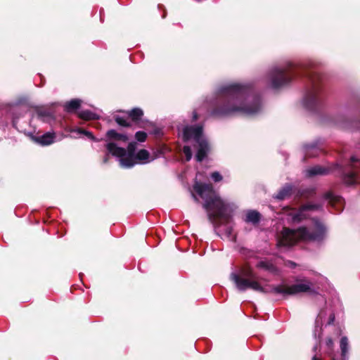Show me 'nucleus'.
Here are the masks:
<instances>
[{
  "instance_id": "2eb2a0df",
  "label": "nucleus",
  "mask_w": 360,
  "mask_h": 360,
  "mask_svg": "<svg viewBox=\"0 0 360 360\" xmlns=\"http://www.w3.org/2000/svg\"><path fill=\"white\" fill-rule=\"evenodd\" d=\"M56 134L54 132H46L41 136L36 137L35 141L41 146H49L55 142Z\"/></svg>"
},
{
  "instance_id": "f8f14e48",
  "label": "nucleus",
  "mask_w": 360,
  "mask_h": 360,
  "mask_svg": "<svg viewBox=\"0 0 360 360\" xmlns=\"http://www.w3.org/2000/svg\"><path fill=\"white\" fill-rule=\"evenodd\" d=\"M295 186L292 184L287 183L284 184L276 193L273 195V198L276 200H285L291 196Z\"/></svg>"
},
{
  "instance_id": "7c9ffc66",
  "label": "nucleus",
  "mask_w": 360,
  "mask_h": 360,
  "mask_svg": "<svg viewBox=\"0 0 360 360\" xmlns=\"http://www.w3.org/2000/svg\"><path fill=\"white\" fill-rule=\"evenodd\" d=\"M201 114H202V110L201 108L194 110L193 112L192 121H196Z\"/></svg>"
},
{
  "instance_id": "4be33fe9",
  "label": "nucleus",
  "mask_w": 360,
  "mask_h": 360,
  "mask_svg": "<svg viewBox=\"0 0 360 360\" xmlns=\"http://www.w3.org/2000/svg\"><path fill=\"white\" fill-rule=\"evenodd\" d=\"M257 267L263 269L269 272L276 273L277 271L276 267L269 261H260L257 263Z\"/></svg>"
},
{
  "instance_id": "4c0bfd02",
  "label": "nucleus",
  "mask_w": 360,
  "mask_h": 360,
  "mask_svg": "<svg viewBox=\"0 0 360 360\" xmlns=\"http://www.w3.org/2000/svg\"><path fill=\"white\" fill-rule=\"evenodd\" d=\"M336 123H337L338 124H339V125H340V126L343 127H345V124H344V123H342L340 121H336Z\"/></svg>"
},
{
  "instance_id": "e433bc0d",
  "label": "nucleus",
  "mask_w": 360,
  "mask_h": 360,
  "mask_svg": "<svg viewBox=\"0 0 360 360\" xmlns=\"http://www.w3.org/2000/svg\"><path fill=\"white\" fill-rule=\"evenodd\" d=\"M312 360H322L321 358L320 357H318L316 355H314L313 357H312Z\"/></svg>"
},
{
  "instance_id": "0eeeda50",
  "label": "nucleus",
  "mask_w": 360,
  "mask_h": 360,
  "mask_svg": "<svg viewBox=\"0 0 360 360\" xmlns=\"http://www.w3.org/2000/svg\"><path fill=\"white\" fill-rule=\"evenodd\" d=\"M230 278L239 291H245L250 288L255 291L267 292L257 281V276L250 269H242L238 274L233 272Z\"/></svg>"
},
{
  "instance_id": "423d86ee",
  "label": "nucleus",
  "mask_w": 360,
  "mask_h": 360,
  "mask_svg": "<svg viewBox=\"0 0 360 360\" xmlns=\"http://www.w3.org/2000/svg\"><path fill=\"white\" fill-rule=\"evenodd\" d=\"M203 209L207 212L210 220L216 226L227 224L226 234L231 237L232 228L229 224L232 216V210L229 204H202Z\"/></svg>"
},
{
  "instance_id": "ddd939ff",
  "label": "nucleus",
  "mask_w": 360,
  "mask_h": 360,
  "mask_svg": "<svg viewBox=\"0 0 360 360\" xmlns=\"http://www.w3.org/2000/svg\"><path fill=\"white\" fill-rule=\"evenodd\" d=\"M321 149L319 145V141H316L311 143L303 146V152L305 157L314 158L319 155Z\"/></svg>"
},
{
  "instance_id": "f3484780",
  "label": "nucleus",
  "mask_w": 360,
  "mask_h": 360,
  "mask_svg": "<svg viewBox=\"0 0 360 360\" xmlns=\"http://www.w3.org/2000/svg\"><path fill=\"white\" fill-rule=\"evenodd\" d=\"M323 198L325 200L328 201V202L332 203V202H342V201L345 202V200L342 199V196L338 195L337 193L329 191L326 193H325L323 195Z\"/></svg>"
},
{
  "instance_id": "c9c22d12",
  "label": "nucleus",
  "mask_w": 360,
  "mask_h": 360,
  "mask_svg": "<svg viewBox=\"0 0 360 360\" xmlns=\"http://www.w3.org/2000/svg\"><path fill=\"white\" fill-rule=\"evenodd\" d=\"M334 319H335V316H334V314H331V315L330 316L329 324L332 323L334 321Z\"/></svg>"
},
{
  "instance_id": "412c9836",
  "label": "nucleus",
  "mask_w": 360,
  "mask_h": 360,
  "mask_svg": "<svg viewBox=\"0 0 360 360\" xmlns=\"http://www.w3.org/2000/svg\"><path fill=\"white\" fill-rule=\"evenodd\" d=\"M340 349L342 360H347V353L349 350V343L347 337H342L340 340Z\"/></svg>"
},
{
  "instance_id": "a878e982",
  "label": "nucleus",
  "mask_w": 360,
  "mask_h": 360,
  "mask_svg": "<svg viewBox=\"0 0 360 360\" xmlns=\"http://www.w3.org/2000/svg\"><path fill=\"white\" fill-rule=\"evenodd\" d=\"M321 325H322V317L321 314H319L316 319V326L314 331V335L316 338L317 334L319 336L321 331Z\"/></svg>"
},
{
  "instance_id": "cd10ccee",
  "label": "nucleus",
  "mask_w": 360,
  "mask_h": 360,
  "mask_svg": "<svg viewBox=\"0 0 360 360\" xmlns=\"http://www.w3.org/2000/svg\"><path fill=\"white\" fill-rule=\"evenodd\" d=\"M183 152L186 156V160L189 161L192 158V150L189 146H184L183 148Z\"/></svg>"
},
{
  "instance_id": "58836bf2",
  "label": "nucleus",
  "mask_w": 360,
  "mask_h": 360,
  "mask_svg": "<svg viewBox=\"0 0 360 360\" xmlns=\"http://www.w3.org/2000/svg\"><path fill=\"white\" fill-rule=\"evenodd\" d=\"M336 205H337V204H335V203L330 204L331 207H333H333H335Z\"/></svg>"
},
{
  "instance_id": "473e14b6",
  "label": "nucleus",
  "mask_w": 360,
  "mask_h": 360,
  "mask_svg": "<svg viewBox=\"0 0 360 360\" xmlns=\"http://www.w3.org/2000/svg\"><path fill=\"white\" fill-rule=\"evenodd\" d=\"M326 343L329 348H332L333 346V341L330 338H327Z\"/></svg>"
},
{
  "instance_id": "1a4fd4ad",
  "label": "nucleus",
  "mask_w": 360,
  "mask_h": 360,
  "mask_svg": "<svg viewBox=\"0 0 360 360\" xmlns=\"http://www.w3.org/2000/svg\"><path fill=\"white\" fill-rule=\"evenodd\" d=\"M312 284L309 281L295 284L290 286L279 285L271 288V292L283 296L293 295L300 292H311Z\"/></svg>"
},
{
  "instance_id": "6e6552de",
  "label": "nucleus",
  "mask_w": 360,
  "mask_h": 360,
  "mask_svg": "<svg viewBox=\"0 0 360 360\" xmlns=\"http://www.w3.org/2000/svg\"><path fill=\"white\" fill-rule=\"evenodd\" d=\"M200 174V172L197 173L196 179L192 186L191 193L193 197L195 200L200 198L204 200V202H224L214 190L212 184H202L197 179Z\"/></svg>"
},
{
  "instance_id": "f03ea898",
  "label": "nucleus",
  "mask_w": 360,
  "mask_h": 360,
  "mask_svg": "<svg viewBox=\"0 0 360 360\" xmlns=\"http://www.w3.org/2000/svg\"><path fill=\"white\" fill-rule=\"evenodd\" d=\"M315 67V62L309 60L297 66L292 63H288L282 66H274L268 72L269 86L273 89H279L289 84L299 74L298 69L304 70V76L308 80L302 98V105L308 111H318L323 103V91L321 86V77L311 71Z\"/></svg>"
},
{
  "instance_id": "b1692460",
  "label": "nucleus",
  "mask_w": 360,
  "mask_h": 360,
  "mask_svg": "<svg viewBox=\"0 0 360 360\" xmlns=\"http://www.w3.org/2000/svg\"><path fill=\"white\" fill-rule=\"evenodd\" d=\"M143 112L141 108H135L129 112V116L135 121L141 119L143 116Z\"/></svg>"
},
{
  "instance_id": "7ed1b4c3",
  "label": "nucleus",
  "mask_w": 360,
  "mask_h": 360,
  "mask_svg": "<svg viewBox=\"0 0 360 360\" xmlns=\"http://www.w3.org/2000/svg\"><path fill=\"white\" fill-rule=\"evenodd\" d=\"M326 229L321 222L312 220L308 227L301 226L297 230L284 228L277 245L280 248H288L298 240L319 241L323 238Z\"/></svg>"
},
{
  "instance_id": "72a5a7b5",
  "label": "nucleus",
  "mask_w": 360,
  "mask_h": 360,
  "mask_svg": "<svg viewBox=\"0 0 360 360\" xmlns=\"http://www.w3.org/2000/svg\"><path fill=\"white\" fill-rule=\"evenodd\" d=\"M286 265L291 268H294L296 266V264L293 262L288 261Z\"/></svg>"
},
{
  "instance_id": "9b49d317",
  "label": "nucleus",
  "mask_w": 360,
  "mask_h": 360,
  "mask_svg": "<svg viewBox=\"0 0 360 360\" xmlns=\"http://www.w3.org/2000/svg\"><path fill=\"white\" fill-rule=\"evenodd\" d=\"M331 168L329 167H323L321 165H315L311 167H309L304 170V175L307 177H314L316 176H324L328 174Z\"/></svg>"
},
{
  "instance_id": "f257e3e1",
  "label": "nucleus",
  "mask_w": 360,
  "mask_h": 360,
  "mask_svg": "<svg viewBox=\"0 0 360 360\" xmlns=\"http://www.w3.org/2000/svg\"><path fill=\"white\" fill-rule=\"evenodd\" d=\"M206 111L212 117H226L236 114L255 115L263 108L261 95L248 83L222 84L207 97Z\"/></svg>"
},
{
  "instance_id": "bb28decb",
  "label": "nucleus",
  "mask_w": 360,
  "mask_h": 360,
  "mask_svg": "<svg viewBox=\"0 0 360 360\" xmlns=\"http://www.w3.org/2000/svg\"><path fill=\"white\" fill-rule=\"evenodd\" d=\"M115 122L117 124L122 127H129L130 126L129 122L123 117L116 116Z\"/></svg>"
},
{
  "instance_id": "2f4dec72",
  "label": "nucleus",
  "mask_w": 360,
  "mask_h": 360,
  "mask_svg": "<svg viewBox=\"0 0 360 360\" xmlns=\"http://www.w3.org/2000/svg\"><path fill=\"white\" fill-rule=\"evenodd\" d=\"M351 160V167L354 169L357 167V164L359 163V160L356 158L355 156H352L350 158Z\"/></svg>"
},
{
  "instance_id": "5701e85b",
  "label": "nucleus",
  "mask_w": 360,
  "mask_h": 360,
  "mask_svg": "<svg viewBox=\"0 0 360 360\" xmlns=\"http://www.w3.org/2000/svg\"><path fill=\"white\" fill-rule=\"evenodd\" d=\"M79 117L84 120H91L98 119L99 117L94 112L89 110H84L79 112Z\"/></svg>"
},
{
  "instance_id": "39448f33",
  "label": "nucleus",
  "mask_w": 360,
  "mask_h": 360,
  "mask_svg": "<svg viewBox=\"0 0 360 360\" xmlns=\"http://www.w3.org/2000/svg\"><path fill=\"white\" fill-rule=\"evenodd\" d=\"M178 129L184 142L195 143L194 147L197 149L196 160L202 162L210 150L209 143L203 134V126L201 124L185 125L181 129L179 127Z\"/></svg>"
},
{
  "instance_id": "a211bd4d",
  "label": "nucleus",
  "mask_w": 360,
  "mask_h": 360,
  "mask_svg": "<svg viewBox=\"0 0 360 360\" xmlns=\"http://www.w3.org/2000/svg\"><path fill=\"white\" fill-rule=\"evenodd\" d=\"M245 221L248 223L257 224L260 221V214L255 210H249L245 214Z\"/></svg>"
},
{
  "instance_id": "c756f323",
  "label": "nucleus",
  "mask_w": 360,
  "mask_h": 360,
  "mask_svg": "<svg viewBox=\"0 0 360 360\" xmlns=\"http://www.w3.org/2000/svg\"><path fill=\"white\" fill-rule=\"evenodd\" d=\"M135 137L138 141L143 142L147 137V134L144 131H139L136 133Z\"/></svg>"
},
{
  "instance_id": "4468645a",
  "label": "nucleus",
  "mask_w": 360,
  "mask_h": 360,
  "mask_svg": "<svg viewBox=\"0 0 360 360\" xmlns=\"http://www.w3.org/2000/svg\"><path fill=\"white\" fill-rule=\"evenodd\" d=\"M133 158L134 166L136 164H146L155 159L150 157L149 152L146 149H141L137 151Z\"/></svg>"
},
{
  "instance_id": "a19ab883",
  "label": "nucleus",
  "mask_w": 360,
  "mask_h": 360,
  "mask_svg": "<svg viewBox=\"0 0 360 360\" xmlns=\"http://www.w3.org/2000/svg\"><path fill=\"white\" fill-rule=\"evenodd\" d=\"M333 360H335L334 358H333Z\"/></svg>"
},
{
  "instance_id": "dca6fc26",
  "label": "nucleus",
  "mask_w": 360,
  "mask_h": 360,
  "mask_svg": "<svg viewBox=\"0 0 360 360\" xmlns=\"http://www.w3.org/2000/svg\"><path fill=\"white\" fill-rule=\"evenodd\" d=\"M359 176L356 171H351L343 174V181L347 185H353L359 181Z\"/></svg>"
},
{
  "instance_id": "ea45409f",
  "label": "nucleus",
  "mask_w": 360,
  "mask_h": 360,
  "mask_svg": "<svg viewBox=\"0 0 360 360\" xmlns=\"http://www.w3.org/2000/svg\"><path fill=\"white\" fill-rule=\"evenodd\" d=\"M316 349H317V346L316 345V346L314 347L313 349H314V352H316Z\"/></svg>"
},
{
  "instance_id": "393cba45",
  "label": "nucleus",
  "mask_w": 360,
  "mask_h": 360,
  "mask_svg": "<svg viewBox=\"0 0 360 360\" xmlns=\"http://www.w3.org/2000/svg\"><path fill=\"white\" fill-rule=\"evenodd\" d=\"M37 115L38 118L43 121H47L52 117V114L49 111L45 110H37Z\"/></svg>"
},
{
  "instance_id": "aec40b11",
  "label": "nucleus",
  "mask_w": 360,
  "mask_h": 360,
  "mask_svg": "<svg viewBox=\"0 0 360 360\" xmlns=\"http://www.w3.org/2000/svg\"><path fill=\"white\" fill-rule=\"evenodd\" d=\"M69 131L70 133H75V134H77V135L84 134V135L86 136L89 139H90L91 140H92L95 142L99 141V139L96 138L91 132H90L87 130L81 129V128L71 129L69 130Z\"/></svg>"
},
{
  "instance_id": "20e7f679",
  "label": "nucleus",
  "mask_w": 360,
  "mask_h": 360,
  "mask_svg": "<svg viewBox=\"0 0 360 360\" xmlns=\"http://www.w3.org/2000/svg\"><path fill=\"white\" fill-rule=\"evenodd\" d=\"M106 137L110 141L105 144L107 150L115 157L122 168H131L134 167V155H136V143H129L127 148L120 146L121 143H127L129 138L124 134H120L115 129H110L106 132Z\"/></svg>"
},
{
  "instance_id": "6ab92c4d",
  "label": "nucleus",
  "mask_w": 360,
  "mask_h": 360,
  "mask_svg": "<svg viewBox=\"0 0 360 360\" xmlns=\"http://www.w3.org/2000/svg\"><path fill=\"white\" fill-rule=\"evenodd\" d=\"M80 105L81 100L72 99L65 104L64 108L66 112H71L77 110L80 107Z\"/></svg>"
},
{
  "instance_id": "9d476101",
  "label": "nucleus",
  "mask_w": 360,
  "mask_h": 360,
  "mask_svg": "<svg viewBox=\"0 0 360 360\" xmlns=\"http://www.w3.org/2000/svg\"><path fill=\"white\" fill-rule=\"evenodd\" d=\"M298 210H290L287 213V220L292 223H297L309 217L308 212L318 208L319 204H303Z\"/></svg>"
},
{
  "instance_id": "f704fd0d",
  "label": "nucleus",
  "mask_w": 360,
  "mask_h": 360,
  "mask_svg": "<svg viewBox=\"0 0 360 360\" xmlns=\"http://www.w3.org/2000/svg\"><path fill=\"white\" fill-rule=\"evenodd\" d=\"M108 153H109V152L108 151ZM109 154H110V153L106 154V155L104 156L103 160V163H105H105H107V162H108V160H109Z\"/></svg>"
},
{
  "instance_id": "c85d7f7f",
  "label": "nucleus",
  "mask_w": 360,
  "mask_h": 360,
  "mask_svg": "<svg viewBox=\"0 0 360 360\" xmlns=\"http://www.w3.org/2000/svg\"><path fill=\"white\" fill-rule=\"evenodd\" d=\"M210 177L212 180L215 183L219 182L223 179L221 174L219 172H214L211 173Z\"/></svg>"
}]
</instances>
